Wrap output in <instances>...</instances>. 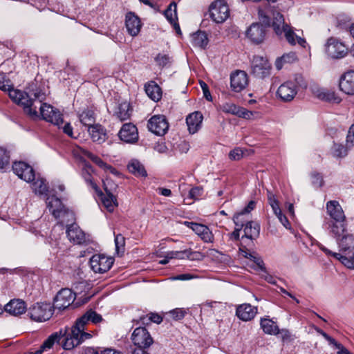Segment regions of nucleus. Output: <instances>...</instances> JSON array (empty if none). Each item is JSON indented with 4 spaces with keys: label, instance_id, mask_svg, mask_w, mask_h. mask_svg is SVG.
<instances>
[{
    "label": "nucleus",
    "instance_id": "bb28decb",
    "mask_svg": "<svg viewBox=\"0 0 354 354\" xmlns=\"http://www.w3.org/2000/svg\"><path fill=\"white\" fill-rule=\"evenodd\" d=\"M257 313V307H254L249 304H243L239 305L236 308V315L241 320L244 322L250 321Z\"/></svg>",
    "mask_w": 354,
    "mask_h": 354
},
{
    "label": "nucleus",
    "instance_id": "c85d7f7f",
    "mask_svg": "<svg viewBox=\"0 0 354 354\" xmlns=\"http://www.w3.org/2000/svg\"><path fill=\"white\" fill-rule=\"evenodd\" d=\"M26 309L27 306L25 301L20 299H12L5 306V310L15 316L24 313Z\"/></svg>",
    "mask_w": 354,
    "mask_h": 354
},
{
    "label": "nucleus",
    "instance_id": "b1692460",
    "mask_svg": "<svg viewBox=\"0 0 354 354\" xmlns=\"http://www.w3.org/2000/svg\"><path fill=\"white\" fill-rule=\"evenodd\" d=\"M339 86L345 94L354 95V70L346 71L341 75Z\"/></svg>",
    "mask_w": 354,
    "mask_h": 354
},
{
    "label": "nucleus",
    "instance_id": "c9c22d12",
    "mask_svg": "<svg viewBox=\"0 0 354 354\" xmlns=\"http://www.w3.org/2000/svg\"><path fill=\"white\" fill-rule=\"evenodd\" d=\"M244 236L250 239H253L259 235L260 225L257 222L248 221L244 227Z\"/></svg>",
    "mask_w": 354,
    "mask_h": 354
},
{
    "label": "nucleus",
    "instance_id": "864d4df0",
    "mask_svg": "<svg viewBox=\"0 0 354 354\" xmlns=\"http://www.w3.org/2000/svg\"><path fill=\"white\" fill-rule=\"evenodd\" d=\"M86 166L87 167V168L83 171L82 176L84 178L86 183L90 184L95 191H97L98 187L97 185L93 182L91 179V175L90 174V171H92V168L90 166H87V165H86Z\"/></svg>",
    "mask_w": 354,
    "mask_h": 354
},
{
    "label": "nucleus",
    "instance_id": "774afa93",
    "mask_svg": "<svg viewBox=\"0 0 354 354\" xmlns=\"http://www.w3.org/2000/svg\"><path fill=\"white\" fill-rule=\"evenodd\" d=\"M281 57L285 63H292L297 59V55L295 53L284 54Z\"/></svg>",
    "mask_w": 354,
    "mask_h": 354
},
{
    "label": "nucleus",
    "instance_id": "393cba45",
    "mask_svg": "<svg viewBox=\"0 0 354 354\" xmlns=\"http://www.w3.org/2000/svg\"><path fill=\"white\" fill-rule=\"evenodd\" d=\"M326 210L328 214L332 219L331 221H345V215L339 202L336 201H330L327 202Z\"/></svg>",
    "mask_w": 354,
    "mask_h": 354
},
{
    "label": "nucleus",
    "instance_id": "a19ab883",
    "mask_svg": "<svg viewBox=\"0 0 354 354\" xmlns=\"http://www.w3.org/2000/svg\"><path fill=\"white\" fill-rule=\"evenodd\" d=\"M208 38L205 32L198 31L192 36V42L194 46L205 48L208 44Z\"/></svg>",
    "mask_w": 354,
    "mask_h": 354
},
{
    "label": "nucleus",
    "instance_id": "680f3d73",
    "mask_svg": "<svg viewBox=\"0 0 354 354\" xmlns=\"http://www.w3.org/2000/svg\"><path fill=\"white\" fill-rule=\"evenodd\" d=\"M124 238L122 235L119 234L115 236V249L118 253L120 250L124 249Z\"/></svg>",
    "mask_w": 354,
    "mask_h": 354
},
{
    "label": "nucleus",
    "instance_id": "de8ad7c7",
    "mask_svg": "<svg viewBox=\"0 0 354 354\" xmlns=\"http://www.w3.org/2000/svg\"><path fill=\"white\" fill-rule=\"evenodd\" d=\"M61 333L62 330H60L59 333H55L50 335L41 346V348L44 350L50 348L55 342L61 341Z\"/></svg>",
    "mask_w": 354,
    "mask_h": 354
},
{
    "label": "nucleus",
    "instance_id": "4c0bfd02",
    "mask_svg": "<svg viewBox=\"0 0 354 354\" xmlns=\"http://www.w3.org/2000/svg\"><path fill=\"white\" fill-rule=\"evenodd\" d=\"M77 321H78V324L82 323L87 324L89 322L93 324H98L102 321V317L100 314L91 309Z\"/></svg>",
    "mask_w": 354,
    "mask_h": 354
},
{
    "label": "nucleus",
    "instance_id": "13d9d810",
    "mask_svg": "<svg viewBox=\"0 0 354 354\" xmlns=\"http://www.w3.org/2000/svg\"><path fill=\"white\" fill-rule=\"evenodd\" d=\"M243 156V151L239 147H236L229 153V158L232 160H239Z\"/></svg>",
    "mask_w": 354,
    "mask_h": 354
},
{
    "label": "nucleus",
    "instance_id": "c756f323",
    "mask_svg": "<svg viewBox=\"0 0 354 354\" xmlns=\"http://www.w3.org/2000/svg\"><path fill=\"white\" fill-rule=\"evenodd\" d=\"M313 93L319 100L338 104L341 102V98L335 95L331 91L324 88L316 87L313 88Z\"/></svg>",
    "mask_w": 354,
    "mask_h": 354
},
{
    "label": "nucleus",
    "instance_id": "052dcab7",
    "mask_svg": "<svg viewBox=\"0 0 354 354\" xmlns=\"http://www.w3.org/2000/svg\"><path fill=\"white\" fill-rule=\"evenodd\" d=\"M239 106L233 103H225L223 105V111L226 113L236 115Z\"/></svg>",
    "mask_w": 354,
    "mask_h": 354
},
{
    "label": "nucleus",
    "instance_id": "603ef678",
    "mask_svg": "<svg viewBox=\"0 0 354 354\" xmlns=\"http://www.w3.org/2000/svg\"><path fill=\"white\" fill-rule=\"evenodd\" d=\"M186 259L191 261H201L205 257V255L198 251H193L191 249H187Z\"/></svg>",
    "mask_w": 354,
    "mask_h": 354
},
{
    "label": "nucleus",
    "instance_id": "0eeeda50",
    "mask_svg": "<svg viewBox=\"0 0 354 354\" xmlns=\"http://www.w3.org/2000/svg\"><path fill=\"white\" fill-rule=\"evenodd\" d=\"M53 308L49 303H37L29 308L28 314L34 321L45 322L53 315Z\"/></svg>",
    "mask_w": 354,
    "mask_h": 354
},
{
    "label": "nucleus",
    "instance_id": "cd10ccee",
    "mask_svg": "<svg viewBox=\"0 0 354 354\" xmlns=\"http://www.w3.org/2000/svg\"><path fill=\"white\" fill-rule=\"evenodd\" d=\"M203 116L199 111H195L189 114L186 118V123L190 133H196L201 128Z\"/></svg>",
    "mask_w": 354,
    "mask_h": 354
},
{
    "label": "nucleus",
    "instance_id": "58836bf2",
    "mask_svg": "<svg viewBox=\"0 0 354 354\" xmlns=\"http://www.w3.org/2000/svg\"><path fill=\"white\" fill-rule=\"evenodd\" d=\"M80 122L88 129L95 124V113L93 110L86 109L79 114Z\"/></svg>",
    "mask_w": 354,
    "mask_h": 354
},
{
    "label": "nucleus",
    "instance_id": "f257e3e1",
    "mask_svg": "<svg viewBox=\"0 0 354 354\" xmlns=\"http://www.w3.org/2000/svg\"><path fill=\"white\" fill-rule=\"evenodd\" d=\"M277 1H268L264 6L260 7L258 11L259 21L266 26H272L278 36L284 35L286 40L290 45L298 44L306 48L307 42L304 38L297 36L292 28L284 21L283 16L276 8Z\"/></svg>",
    "mask_w": 354,
    "mask_h": 354
},
{
    "label": "nucleus",
    "instance_id": "39448f33",
    "mask_svg": "<svg viewBox=\"0 0 354 354\" xmlns=\"http://www.w3.org/2000/svg\"><path fill=\"white\" fill-rule=\"evenodd\" d=\"M46 205L52 215L59 219V223L64 225V223L73 222L75 220L74 214L65 208L61 200L54 194H48L46 198Z\"/></svg>",
    "mask_w": 354,
    "mask_h": 354
},
{
    "label": "nucleus",
    "instance_id": "0e129e2a",
    "mask_svg": "<svg viewBox=\"0 0 354 354\" xmlns=\"http://www.w3.org/2000/svg\"><path fill=\"white\" fill-rule=\"evenodd\" d=\"M236 115L245 119L250 120L253 117V113L252 111L247 110L245 108L239 106L238 112H236Z\"/></svg>",
    "mask_w": 354,
    "mask_h": 354
},
{
    "label": "nucleus",
    "instance_id": "3c124183",
    "mask_svg": "<svg viewBox=\"0 0 354 354\" xmlns=\"http://www.w3.org/2000/svg\"><path fill=\"white\" fill-rule=\"evenodd\" d=\"M311 183L313 186L316 187H322L324 185V181L323 176L321 174L317 172H312L310 174Z\"/></svg>",
    "mask_w": 354,
    "mask_h": 354
},
{
    "label": "nucleus",
    "instance_id": "4be33fe9",
    "mask_svg": "<svg viewBox=\"0 0 354 354\" xmlns=\"http://www.w3.org/2000/svg\"><path fill=\"white\" fill-rule=\"evenodd\" d=\"M142 24L140 19L133 12H128L125 16V27L127 32L136 37L140 32Z\"/></svg>",
    "mask_w": 354,
    "mask_h": 354
},
{
    "label": "nucleus",
    "instance_id": "6ab92c4d",
    "mask_svg": "<svg viewBox=\"0 0 354 354\" xmlns=\"http://www.w3.org/2000/svg\"><path fill=\"white\" fill-rule=\"evenodd\" d=\"M118 136L120 139L126 142L133 144L138 140L137 127L132 123H125L121 127Z\"/></svg>",
    "mask_w": 354,
    "mask_h": 354
},
{
    "label": "nucleus",
    "instance_id": "7ed1b4c3",
    "mask_svg": "<svg viewBox=\"0 0 354 354\" xmlns=\"http://www.w3.org/2000/svg\"><path fill=\"white\" fill-rule=\"evenodd\" d=\"M319 248L328 257H332L339 261L344 266H353L354 261L351 260L354 257V236L346 233L339 240V252H333L322 244Z\"/></svg>",
    "mask_w": 354,
    "mask_h": 354
},
{
    "label": "nucleus",
    "instance_id": "9b49d317",
    "mask_svg": "<svg viewBox=\"0 0 354 354\" xmlns=\"http://www.w3.org/2000/svg\"><path fill=\"white\" fill-rule=\"evenodd\" d=\"M114 259L112 257L104 254H94L90 259V265L93 272L96 273H104L112 267Z\"/></svg>",
    "mask_w": 354,
    "mask_h": 354
},
{
    "label": "nucleus",
    "instance_id": "f03ea898",
    "mask_svg": "<svg viewBox=\"0 0 354 354\" xmlns=\"http://www.w3.org/2000/svg\"><path fill=\"white\" fill-rule=\"evenodd\" d=\"M0 89L8 91L9 96L13 102L23 106L26 113L32 115H36V111L32 107L34 102L31 100V95H35L39 100L44 97V94L37 88V85L34 83L30 84L24 91L15 89L3 73H0Z\"/></svg>",
    "mask_w": 354,
    "mask_h": 354
},
{
    "label": "nucleus",
    "instance_id": "1a4fd4ad",
    "mask_svg": "<svg viewBox=\"0 0 354 354\" xmlns=\"http://www.w3.org/2000/svg\"><path fill=\"white\" fill-rule=\"evenodd\" d=\"M252 73L257 78L263 79L270 75L271 65L262 56H254L251 64Z\"/></svg>",
    "mask_w": 354,
    "mask_h": 354
},
{
    "label": "nucleus",
    "instance_id": "a878e982",
    "mask_svg": "<svg viewBox=\"0 0 354 354\" xmlns=\"http://www.w3.org/2000/svg\"><path fill=\"white\" fill-rule=\"evenodd\" d=\"M61 340L62 347L65 350H71L80 344V339H78L77 334L75 333L73 326L71 327L70 333L68 334H66V330L64 333L62 331Z\"/></svg>",
    "mask_w": 354,
    "mask_h": 354
},
{
    "label": "nucleus",
    "instance_id": "ddd939ff",
    "mask_svg": "<svg viewBox=\"0 0 354 354\" xmlns=\"http://www.w3.org/2000/svg\"><path fill=\"white\" fill-rule=\"evenodd\" d=\"M75 296V293L72 290L63 288L58 292L55 297L53 307L59 310H64L73 303Z\"/></svg>",
    "mask_w": 354,
    "mask_h": 354
},
{
    "label": "nucleus",
    "instance_id": "72a5a7b5",
    "mask_svg": "<svg viewBox=\"0 0 354 354\" xmlns=\"http://www.w3.org/2000/svg\"><path fill=\"white\" fill-rule=\"evenodd\" d=\"M127 168L130 173L133 174L137 177L147 176V171L144 166L138 160H131L129 162Z\"/></svg>",
    "mask_w": 354,
    "mask_h": 354
},
{
    "label": "nucleus",
    "instance_id": "8fccbe9b",
    "mask_svg": "<svg viewBox=\"0 0 354 354\" xmlns=\"http://www.w3.org/2000/svg\"><path fill=\"white\" fill-rule=\"evenodd\" d=\"M9 162V153L4 148L0 147V169H5Z\"/></svg>",
    "mask_w": 354,
    "mask_h": 354
},
{
    "label": "nucleus",
    "instance_id": "c03bdc74",
    "mask_svg": "<svg viewBox=\"0 0 354 354\" xmlns=\"http://www.w3.org/2000/svg\"><path fill=\"white\" fill-rule=\"evenodd\" d=\"M130 104L127 102H122L118 106V117L120 120H125L130 117Z\"/></svg>",
    "mask_w": 354,
    "mask_h": 354
},
{
    "label": "nucleus",
    "instance_id": "e2e57ef3",
    "mask_svg": "<svg viewBox=\"0 0 354 354\" xmlns=\"http://www.w3.org/2000/svg\"><path fill=\"white\" fill-rule=\"evenodd\" d=\"M155 60L159 66H165L170 62V57L167 55L158 54Z\"/></svg>",
    "mask_w": 354,
    "mask_h": 354
},
{
    "label": "nucleus",
    "instance_id": "bf43d9fd",
    "mask_svg": "<svg viewBox=\"0 0 354 354\" xmlns=\"http://www.w3.org/2000/svg\"><path fill=\"white\" fill-rule=\"evenodd\" d=\"M277 335H279V337L281 338L283 342H288L293 339L292 335L290 331L286 329H279V333Z\"/></svg>",
    "mask_w": 354,
    "mask_h": 354
},
{
    "label": "nucleus",
    "instance_id": "2f4dec72",
    "mask_svg": "<svg viewBox=\"0 0 354 354\" xmlns=\"http://www.w3.org/2000/svg\"><path fill=\"white\" fill-rule=\"evenodd\" d=\"M146 94L154 102H158L162 97V91L160 86L155 82H150L145 84Z\"/></svg>",
    "mask_w": 354,
    "mask_h": 354
},
{
    "label": "nucleus",
    "instance_id": "9d476101",
    "mask_svg": "<svg viewBox=\"0 0 354 354\" xmlns=\"http://www.w3.org/2000/svg\"><path fill=\"white\" fill-rule=\"evenodd\" d=\"M347 48L345 45L335 37H330L325 44V52L328 57L333 59H340L347 54Z\"/></svg>",
    "mask_w": 354,
    "mask_h": 354
},
{
    "label": "nucleus",
    "instance_id": "79ce46f5",
    "mask_svg": "<svg viewBox=\"0 0 354 354\" xmlns=\"http://www.w3.org/2000/svg\"><path fill=\"white\" fill-rule=\"evenodd\" d=\"M164 15L170 24L178 21L177 4L176 1H171L168 8L165 10Z\"/></svg>",
    "mask_w": 354,
    "mask_h": 354
},
{
    "label": "nucleus",
    "instance_id": "6e6d98bb",
    "mask_svg": "<svg viewBox=\"0 0 354 354\" xmlns=\"http://www.w3.org/2000/svg\"><path fill=\"white\" fill-rule=\"evenodd\" d=\"M187 255V250L182 251H169L167 252V257L177 259H185Z\"/></svg>",
    "mask_w": 354,
    "mask_h": 354
},
{
    "label": "nucleus",
    "instance_id": "f8f14e48",
    "mask_svg": "<svg viewBox=\"0 0 354 354\" xmlns=\"http://www.w3.org/2000/svg\"><path fill=\"white\" fill-rule=\"evenodd\" d=\"M209 14L216 23H222L229 17V6L226 1H213L209 6Z\"/></svg>",
    "mask_w": 354,
    "mask_h": 354
},
{
    "label": "nucleus",
    "instance_id": "e433bc0d",
    "mask_svg": "<svg viewBox=\"0 0 354 354\" xmlns=\"http://www.w3.org/2000/svg\"><path fill=\"white\" fill-rule=\"evenodd\" d=\"M328 228L330 229V232L338 240L346 233L344 221H330L328 223Z\"/></svg>",
    "mask_w": 354,
    "mask_h": 354
},
{
    "label": "nucleus",
    "instance_id": "6e6552de",
    "mask_svg": "<svg viewBox=\"0 0 354 354\" xmlns=\"http://www.w3.org/2000/svg\"><path fill=\"white\" fill-rule=\"evenodd\" d=\"M75 155L79 156L81 158L84 157L88 158L93 162L96 164L99 167L102 169L105 172L111 174L115 176L120 175V172L117 171L114 167L111 165L106 164L104 162L100 157L95 156V154L91 153L85 149H83L80 147H77L76 149L73 150Z\"/></svg>",
    "mask_w": 354,
    "mask_h": 354
},
{
    "label": "nucleus",
    "instance_id": "09e8293b",
    "mask_svg": "<svg viewBox=\"0 0 354 354\" xmlns=\"http://www.w3.org/2000/svg\"><path fill=\"white\" fill-rule=\"evenodd\" d=\"M268 201L274 214H279L281 211L277 196L270 191H267Z\"/></svg>",
    "mask_w": 354,
    "mask_h": 354
},
{
    "label": "nucleus",
    "instance_id": "7c9ffc66",
    "mask_svg": "<svg viewBox=\"0 0 354 354\" xmlns=\"http://www.w3.org/2000/svg\"><path fill=\"white\" fill-rule=\"evenodd\" d=\"M88 131L93 142L101 143L106 140V131L100 124H96L91 126L88 129Z\"/></svg>",
    "mask_w": 354,
    "mask_h": 354
},
{
    "label": "nucleus",
    "instance_id": "aec40b11",
    "mask_svg": "<svg viewBox=\"0 0 354 354\" xmlns=\"http://www.w3.org/2000/svg\"><path fill=\"white\" fill-rule=\"evenodd\" d=\"M12 169L18 177L27 183L35 180L33 169L24 162H15L12 165Z\"/></svg>",
    "mask_w": 354,
    "mask_h": 354
},
{
    "label": "nucleus",
    "instance_id": "20e7f679",
    "mask_svg": "<svg viewBox=\"0 0 354 354\" xmlns=\"http://www.w3.org/2000/svg\"><path fill=\"white\" fill-rule=\"evenodd\" d=\"M37 88L44 94V97L39 100V99L36 98L35 95H31V100L34 102V104L32 107L35 109L36 115L27 114L33 118L41 117L46 122H50L58 128H60V125L63 123L62 114L57 108H55L49 104L43 103V101L46 100V94L37 86Z\"/></svg>",
    "mask_w": 354,
    "mask_h": 354
},
{
    "label": "nucleus",
    "instance_id": "473e14b6",
    "mask_svg": "<svg viewBox=\"0 0 354 354\" xmlns=\"http://www.w3.org/2000/svg\"><path fill=\"white\" fill-rule=\"evenodd\" d=\"M256 203L253 201H250L247 206L241 212L234 214L233 217V221L236 226L239 225L241 227L244 226L243 219L242 217L246 214H248L255 207Z\"/></svg>",
    "mask_w": 354,
    "mask_h": 354
},
{
    "label": "nucleus",
    "instance_id": "423d86ee",
    "mask_svg": "<svg viewBox=\"0 0 354 354\" xmlns=\"http://www.w3.org/2000/svg\"><path fill=\"white\" fill-rule=\"evenodd\" d=\"M298 87H307L306 82L301 75H297L295 81H287L281 84L277 91V97L284 102H291L298 92Z\"/></svg>",
    "mask_w": 354,
    "mask_h": 354
},
{
    "label": "nucleus",
    "instance_id": "338daca9",
    "mask_svg": "<svg viewBox=\"0 0 354 354\" xmlns=\"http://www.w3.org/2000/svg\"><path fill=\"white\" fill-rule=\"evenodd\" d=\"M200 85L203 90V95H204L205 98L207 101L211 102L212 100V97L211 93L209 91L208 86L207 85L206 83H205L204 82H202V81L200 82Z\"/></svg>",
    "mask_w": 354,
    "mask_h": 354
},
{
    "label": "nucleus",
    "instance_id": "37998d69",
    "mask_svg": "<svg viewBox=\"0 0 354 354\" xmlns=\"http://www.w3.org/2000/svg\"><path fill=\"white\" fill-rule=\"evenodd\" d=\"M349 149L346 145L344 147L342 144L334 143L331 148V153L336 158H343L347 155Z\"/></svg>",
    "mask_w": 354,
    "mask_h": 354
},
{
    "label": "nucleus",
    "instance_id": "49530a36",
    "mask_svg": "<svg viewBox=\"0 0 354 354\" xmlns=\"http://www.w3.org/2000/svg\"><path fill=\"white\" fill-rule=\"evenodd\" d=\"M140 321L143 325H147L151 322L160 324L162 321V317L159 314L151 313L149 315L141 317Z\"/></svg>",
    "mask_w": 354,
    "mask_h": 354
},
{
    "label": "nucleus",
    "instance_id": "5701e85b",
    "mask_svg": "<svg viewBox=\"0 0 354 354\" xmlns=\"http://www.w3.org/2000/svg\"><path fill=\"white\" fill-rule=\"evenodd\" d=\"M245 35L254 44L261 43L266 37V30L259 23H253L247 29Z\"/></svg>",
    "mask_w": 354,
    "mask_h": 354
},
{
    "label": "nucleus",
    "instance_id": "dca6fc26",
    "mask_svg": "<svg viewBox=\"0 0 354 354\" xmlns=\"http://www.w3.org/2000/svg\"><path fill=\"white\" fill-rule=\"evenodd\" d=\"M148 128L154 134L163 136L169 129V123L165 115H156L151 117L149 120Z\"/></svg>",
    "mask_w": 354,
    "mask_h": 354
},
{
    "label": "nucleus",
    "instance_id": "a211bd4d",
    "mask_svg": "<svg viewBox=\"0 0 354 354\" xmlns=\"http://www.w3.org/2000/svg\"><path fill=\"white\" fill-rule=\"evenodd\" d=\"M184 224L192 229L205 243H213L214 242V236L207 225L189 221H185Z\"/></svg>",
    "mask_w": 354,
    "mask_h": 354
},
{
    "label": "nucleus",
    "instance_id": "4d7b16f0",
    "mask_svg": "<svg viewBox=\"0 0 354 354\" xmlns=\"http://www.w3.org/2000/svg\"><path fill=\"white\" fill-rule=\"evenodd\" d=\"M203 194V189L202 187H194L189 192V197L194 200H198Z\"/></svg>",
    "mask_w": 354,
    "mask_h": 354
},
{
    "label": "nucleus",
    "instance_id": "f3484780",
    "mask_svg": "<svg viewBox=\"0 0 354 354\" xmlns=\"http://www.w3.org/2000/svg\"><path fill=\"white\" fill-rule=\"evenodd\" d=\"M109 178L103 180L104 189L106 192V195L102 197V202L106 209L109 212H112L115 207L118 205L116 198L113 195V192L117 188V184L112 183L111 187H109Z\"/></svg>",
    "mask_w": 354,
    "mask_h": 354
},
{
    "label": "nucleus",
    "instance_id": "a18cd8bd",
    "mask_svg": "<svg viewBox=\"0 0 354 354\" xmlns=\"http://www.w3.org/2000/svg\"><path fill=\"white\" fill-rule=\"evenodd\" d=\"M86 325V324L83 323L78 324V321H76L75 324L73 326V328L75 333L77 334V337L80 339V344L85 339H89L91 337V334L84 332Z\"/></svg>",
    "mask_w": 354,
    "mask_h": 354
},
{
    "label": "nucleus",
    "instance_id": "f704fd0d",
    "mask_svg": "<svg viewBox=\"0 0 354 354\" xmlns=\"http://www.w3.org/2000/svg\"><path fill=\"white\" fill-rule=\"evenodd\" d=\"M32 182L31 187L36 194L44 196H48V194H50V191H48L46 180L44 178H37L36 179L35 178V180Z\"/></svg>",
    "mask_w": 354,
    "mask_h": 354
},
{
    "label": "nucleus",
    "instance_id": "4468645a",
    "mask_svg": "<svg viewBox=\"0 0 354 354\" xmlns=\"http://www.w3.org/2000/svg\"><path fill=\"white\" fill-rule=\"evenodd\" d=\"M67 227L66 233L68 240L74 244L82 245L88 241L86 234L73 222L64 223Z\"/></svg>",
    "mask_w": 354,
    "mask_h": 354
},
{
    "label": "nucleus",
    "instance_id": "2eb2a0df",
    "mask_svg": "<svg viewBox=\"0 0 354 354\" xmlns=\"http://www.w3.org/2000/svg\"><path fill=\"white\" fill-rule=\"evenodd\" d=\"M133 344L138 348L143 349L149 347L153 343V339L145 327L136 328L131 335Z\"/></svg>",
    "mask_w": 354,
    "mask_h": 354
},
{
    "label": "nucleus",
    "instance_id": "ea45409f",
    "mask_svg": "<svg viewBox=\"0 0 354 354\" xmlns=\"http://www.w3.org/2000/svg\"><path fill=\"white\" fill-rule=\"evenodd\" d=\"M260 325L263 332L266 334L276 335L279 333L278 326L270 319L262 318Z\"/></svg>",
    "mask_w": 354,
    "mask_h": 354
},
{
    "label": "nucleus",
    "instance_id": "5fc2aeb1",
    "mask_svg": "<svg viewBox=\"0 0 354 354\" xmlns=\"http://www.w3.org/2000/svg\"><path fill=\"white\" fill-rule=\"evenodd\" d=\"M250 260L256 265V268H254L255 270H260L263 272H266V267L263 259L256 253H254Z\"/></svg>",
    "mask_w": 354,
    "mask_h": 354
},
{
    "label": "nucleus",
    "instance_id": "69168bd1",
    "mask_svg": "<svg viewBox=\"0 0 354 354\" xmlns=\"http://www.w3.org/2000/svg\"><path fill=\"white\" fill-rule=\"evenodd\" d=\"M62 129L63 132L70 136L71 138H74L73 133V127H71L69 122H64L60 125V128Z\"/></svg>",
    "mask_w": 354,
    "mask_h": 354
},
{
    "label": "nucleus",
    "instance_id": "412c9836",
    "mask_svg": "<svg viewBox=\"0 0 354 354\" xmlns=\"http://www.w3.org/2000/svg\"><path fill=\"white\" fill-rule=\"evenodd\" d=\"M248 84V77L243 71H236L231 74L230 87L236 93L241 92L246 88Z\"/></svg>",
    "mask_w": 354,
    "mask_h": 354
}]
</instances>
